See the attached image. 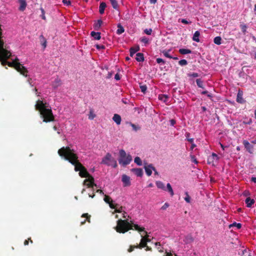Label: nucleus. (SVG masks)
<instances>
[{"label": "nucleus", "mask_w": 256, "mask_h": 256, "mask_svg": "<svg viewBox=\"0 0 256 256\" xmlns=\"http://www.w3.org/2000/svg\"><path fill=\"white\" fill-rule=\"evenodd\" d=\"M58 152L60 156L64 158L74 166V170L76 172L79 171L80 177L88 178L91 176L86 169L78 161V156L73 149H71L69 146H64L59 149Z\"/></svg>", "instance_id": "obj_1"}, {"label": "nucleus", "mask_w": 256, "mask_h": 256, "mask_svg": "<svg viewBox=\"0 0 256 256\" xmlns=\"http://www.w3.org/2000/svg\"><path fill=\"white\" fill-rule=\"evenodd\" d=\"M133 228L139 232H144V234H147L144 228H141L136 224H130L128 222V220H118L117 221V225L115 229L118 232L124 234L130 230H133Z\"/></svg>", "instance_id": "obj_2"}, {"label": "nucleus", "mask_w": 256, "mask_h": 256, "mask_svg": "<svg viewBox=\"0 0 256 256\" xmlns=\"http://www.w3.org/2000/svg\"><path fill=\"white\" fill-rule=\"evenodd\" d=\"M36 110H38L41 118H43V122H53L54 117L50 108H46V104H44L42 100H38L35 105Z\"/></svg>", "instance_id": "obj_3"}, {"label": "nucleus", "mask_w": 256, "mask_h": 256, "mask_svg": "<svg viewBox=\"0 0 256 256\" xmlns=\"http://www.w3.org/2000/svg\"><path fill=\"white\" fill-rule=\"evenodd\" d=\"M12 56V54L10 50L7 49L6 45L2 46L0 48V62L3 66L8 65V59Z\"/></svg>", "instance_id": "obj_4"}, {"label": "nucleus", "mask_w": 256, "mask_h": 256, "mask_svg": "<svg viewBox=\"0 0 256 256\" xmlns=\"http://www.w3.org/2000/svg\"><path fill=\"white\" fill-rule=\"evenodd\" d=\"M101 164L108 166H112L114 168L118 166L116 160L112 158L111 154L110 153H107L105 156L102 158Z\"/></svg>", "instance_id": "obj_5"}, {"label": "nucleus", "mask_w": 256, "mask_h": 256, "mask_svg": "<svg viewBox=\"0 0 256 256\" xmlns=\"http://www.w3.org/2000/svg\"><path fill=\"white\" fill-rule=\"evenodd\" d=\"M132 160V156L129 154L127 156L126 152L124 150H121L120 151V158L118 160L120 164L125 166L128 164Z\"/></svg>", "instance_id": "obj_6"}, {"label": "nucleus", "mask_w": 256, "mask_h": 256, "mask_svg": "<svg viewBox=\"0 0 256 256\" xmlns=\"http://www.w3.org/2000/svg\"><path fill=\"white\" fill-rule=\"evenodd\" d=\"M15 64V69L21 74L26 77L28 76V70L26 68L21 64L18 58H15L13 61Z\"/></svg>", "instance_id": "obj_7"}, {"label": "nucleus", "mask_w": 256, "mask_h": 256, "mask_svg": "<svg viewBox=\"0 0 256 256\" xmlns=\"http://www.w3.org/2000/svg\"><path fill=\"white\" fill-rule=\"evenodd\" d=\"M94 181V178L91 176L84 180V184L88 188H92L93 189L94 186H96Z\"/></svg>", "instance_id": "obj_8"}, {"label": "nucleus", "mask_w": 256, "mask_h": 256, "mask_svg": "<svg viewBox=\"0 0 256 256\" xmlns=\"http://www.w3.org/2000/svg\"><path fill=\"white\" fill-rule=\"evenodd\" d=\"M141 236L142 238L141 239L140 244L136 246V247L138 248H145L146 246L147 242H150V239L148 238V235L145 236H144L142 235Z\"/></svg>", "instance_id": "obj_9"}, {"label": "nucleus", "mask_w": 256, "mask_h": 256, "mask_svg": "<svg viewBox=\"0 0 256 256\" xmlns=\"http://www.w3.org/2000/svg\"><path fill=\"white\" fill-rule=\"evenodd\" d=\"M218 159L219 157L215 153H212L211 156L208 157V164H212V166H214L215 163L218 162Z\"/></svg>", "instance_id": "obj_10"}, {"label": "nucleus", "mask_w": 256, "mask_h": 256, "mask_svg": "<svg viewBox=\"0 0 256 256\" xmlns=\"http://www.w3.org/2000/svg\"><path fill=\"white\" fill-rule=\"evenodd\" d=\"M104 200L106 203L109 204V206L111 208L114 209L116 208V206L118 205V204H114L113 200L108 196L104 195Z\"/></svg>", "instance_id": "obj_11"}, {"label": "nucleus", "mask_w": 256, "mask_h": 256, "mask_svg": "<svg viewBox=\"0 0 256 256\" xmlns=\"http://www.w3.org/2000/svg\"><path fill=\"white\" fill-rule=\"evenodd\" d=\"M246 150L250 154H252L254 152V146L250 144L246 140H244L242 142Z\"/></svg>", "instance_id": "obj_12"}, {"label": "nucleus", "mask_w": 256, "mask_h": 256, "mask_svg": "<svg viewBox=\"0 0 256 256\" xmlns=\"http://www.w3.org/2000/svg\"><path fill=\"white\" fill-rule=\"evenodd\" d=\"M122 182L124 183V186H130V178L126 175L124 174L122 176Z\"/></svg>", "instance_id": "obj_13"}, {"label": "nucleus", "mask_w": 256, "mask_h": 256, "mask_svg": "<svg viewBox=\"0 0 256 256\" xmlns=\"http://www.w3.org/2000/svg\"><path fill=\"white\" fill-rule=\"evenodd\" d=\"M152 168H154L152 164L146 165L145 164L144 168L145 169L146 172L148 176H150L152 174Z\"/></svg>", "instance_id": "obj_14"}, {"label": "nucleus", "mask_w": 256, "mask_h": 256, "mask_svg": "<svg viewBox=\"0 0 256 256\" xmlns=\"http://www.w3.org/2000/svg\"><path fill=\"white\" fill-rule=\"evenodd\" d=\"M19 4H20L18 10L20 11H24L26 6V0H18Z\"/></svg>", "instance_id": "obj_15"}, {"label": "nucleus", "mask_w": 256, "mask_h": 256, "mask_svg": "<svg viewBox=\"0 0 256 256\" xmlns=\"http://www.w3.org/2000/svg\"><path fill=\"white\" fill-rule=\"evenodd\" d=\"M39 38H40V42L41 44L42 45V46H43L44 50L47 46L46 40V38L44 37V36L42 34H41Z\"/></svg>", "instance_id": "obj_16"}, {"label": "nucleus", "mask_w": 256, "mask_h": 256, "mask_svg": "<svg viewBox=\"0 0 256 256\" xmlns=\"http://www.w3.org/2000/svg\"><path fill=\"white\" fill-rule=\"evenodd\" d=\"M82 217L86 219L84 220H82V221L80 222V225L84 224L86 223V221H88V222H90V216L89 215L88 213L82 214Z\"/></svg>", "instance_id": "obj_17"}, {"label": "nucleus", "mask_w": 256, "mask_h": 256, "mask_svg": "<svg viewBox=\"0 0 256 256\" xmlns=\"http://www.w3.org/2000/svg\"><path fill=\"white\" fill-rule=\"evenodd\" d=\"M194 239L193 237L192 236V234H190L188 235H186L184 236V242H185V244H190L192 242H193Z\"/></svg>", "instance_id": "obj_18"}, {"label": "nucleus", "mask_w": 256, "mask_h": 256, "mask_svg": "<svg viewBox=\"0 0 256 256\" xmlns=\"http://www.w3.org/2000/svg\"><path fill=\"white\" fill-rule=\"evenodd\" d=\"M245 202L248 208H250L255 202L254 199H252L250 197H248L246 199Z\"/></svg>", "instance_id": "obj_19"}, {"label": "nucleus", "mask_w": 256, "mask_h": 256, "mask_svg": "<svg viewBox=\"0 0 256 256\" xmlns=\"http://www.w3.org/2000/svg\"><path fill=\"white\" fill-rule=\"evenodd\" d=\"M132 171L138 176H142L143 174V170L140 168H132Z\"/></svg>", "instance_id": "obj_20"}, {"label": "nucleus", "mask_w": 256, "mask_h": 256, "mask_svg": "<svg viewBox=\"0 0 256 256\" xmlns=\"http://www.w3.org/2000/svg\"><path fill=\"white\" fill-rule=\"evenodd\" d=\"M112 120L118 124H120L122 118L118 114H114L112 118Z\"/></svg>", "instance_id": "obj_21"}, {"label": "nucleus", "mask_w": 256, "mask_h": 256, "mask_svg": "<svg viewBox=\"0 0 256 256\" xmlns=\"http://www.w3.org/2000/svg\"><path fill=\"white\" fill-rule=\"evenodd\" d=\"M236 102L240 104H244L245 100L242 98V94L238 92L236 97Z\"/></svg>", "instance_id": "obj_22"}, {"label": "nucleus", "mask_w": 256, "mask_h": 256, "mask_svg": "<svg viewBox=\"0 0 256 256\" xmlns=\"http://www.w3.org/2000/svg\"><path fill=\"white\" fill-rule=\"evenodd\" d=\"M106 6V4L104 2H102L100 3L99 6V12L100 14H102L104 13V10Z\"/></svg>", "instance_id": "obj_23"}, {"label": "nucleus", "mask_w": 256, "mask_h": 256, "mask_svg": "<svg viewBox=\"0 0 256 256\" xmlns=\"http://www.w3.org/2000/svg\"><path fill=\"white\" fill-rule=\"evenodd\" d=\"M136 60L138 62H141L144 61V54L141 52L137 53L136 54Z\"/></svg>", "instance_id": "obj_24"}, {"label": "nucleus", "mask_w": 256, "mask_h": 256, "mask_svg": "<svg viewBox=\"0 0 256 256\" xmlns=\"http://www.w3.org/2000/svg\"><path fill=\"white\" fill-rule=\"evenodd\" d=\"M90 35L92 36L95 40H99L100 39V32H92L90 33Z\"/></svg>", "instance_id": "obj_25"}, {"label": "nucleus", "mask_w": 256, "mask_h": 256, "mask_svg": "<svg viewBox=\"0 0 256 256\" xmlns=\"http://www.w3.org/2000/svg\"><path fill=\"white\" fill-rule=\"evenodd\" d=\"M140 50L139 46H137L136 48L132 47L130 50V55L131 57H132L134 54Z\"/></svg>", "instance_id": "obj_26"}, {"label": "nucleus", "mask_w": 256, "mask_h": 256, "mask_svg": "<svg viewBox=\"0 0 256 256\" xmlns=\"http://www.w3.org/2000/svg\"><path fill=\"white\" fill-rule=\"evenodd\" d=\"M102 24V21L101 20H98L94 24V27L95 30H100Z\"/></svg>", "instance_id": "obj_27"}, {"label": "nucleus", "mask_w": 256, "mask_h": 256, "mask_svg": "<svg viewBox=\"0 0 256 256\" xmlns=\"http://www.w3.org/2000/svg\"><path fill=\"white\" fill-rule=\"evenodd\" d=\"M61 84V81L60 78H57L52 82V86L54 88H56Z\"/></svg>", "instance_id": "obj_28"}, {"label": "nucleus", "mask_w": 256, "mask_h": 256, "mask_svg": "<svg viewBox=\"0 0 256 256\" xmlns=\"http://www.w3.org/2000/svg\"><path fill=\"white\" fill-rule=\"evenodd\" d=\"M200 36V32L199 31H196L192 37V40L196 42H200L199 36Z\"/></svg>", "instance_id": "obj_29"}, {"label": "nucleus", "mask_w": 256, "mask_h": 256, "mask_svg": "<svg viewBox=\"0 0 256 256\" xmlns=\"http://www.w3.org/2000/svg\"><path fill=\"white\" fill-rule=\"evenodd\" d=\"M179 52L182 54H186L192 53V50L190 49L180 48L178 50Z\"/></svg>", "instance_id": "obj_30"}, {"label": "nucleus", "mask_w": 256, "mask_h": 256, "mask_svg": "<svg viewBox=\"0 0 256 256\" xmlns=\"http://www.w3.org/2000/svg\"><path fill=\"white\" fill-rule=\"evenodd\" d=\"M124 32V27L120 24H118V30H116V34H120Z\"/></svg>", "instance_id": "obj_31"}, {"label": "nucleus", "mask_w": 256, "mask_h": 256, "mask_svg": "<svg viewBox=\"0 0 256 256\" xmlns=\"http://www.w3.org/2000/svg\"><path fill=\"white\" fill-rule=\"evenodd\" d=\"M2 30L1 28V25L0 24V48L2 46H6L4 44V40L2 39Z\"/></svg>", "instance_id": "obj_32"}, {"label": "nucleus", "mask_w": 256, "mask_h": 256, "mask_svg": "<svg viewBox=\"0 0 256 256\" xmlns=\"http://www.w3.org/2000/svg\"><path fill=\"white\" fill-rule=\"evenodd\" d=\"M156 186L158 188L162 189L164 190H166V188L164 186V184L162 182L160 181L156 182Z\"/></svg>", "instance_id": "obj_33"}, {"label": "nucleus", "mask_w": 256, "mask_h": 256, "mask_svg": "<svg viewBox=\"0 0 256 256\" xmlns=\"http://www.w3.org/2000/svg\"><path fill=\"white\" fill-rule=\"evenodd\" d=\"M112 8L117 10L118 8V4L116 0H110Z\"/></svg>", "instance_id": "obj_34"}, {"label": "nucleus", "mask_w": 256, "mask_h": 256, "mask_svg": "<svg viewBox=\"0 0 256 256\" xmlns=\"http://www.w3.org/2000/svg\"><path fill=\"white\" fill-rule=\"evenodd\" d=\"M168 98V96L167 95L160 94L158 96V99L160 100L163 101L164 102H167Z\"/></svg>", "instance_id": "obj_35"}, {"label": "nucleus", "mask_w": 256, "mask_h": 256, "mask_svg": "<svg viewBox=\"0 0 256 256\" xmlns=\"http://www.w3.org/2000/svg\"><path fill=\"white\" fill-rule=\"evenodd\" d=\"M166 190H168V191L170 193V194L171 196H174V192L172 188V187L170 183H168L166 184Z\"/></svg>", "instance_id": "obj_36"}, {"label": "nucleus", "mask_w": 256, "mask_h": 256, "mask_svg": "<svg viewBox=\"0 0 256 256\" xmlns=\"http://www.w3.org/2000/svg\"><path fill=\"white\" fill-rule=\"evenodd\" d=\"M221 41L222 38L220 36H216L214 40V43L218 45H220L222 44Z\"/></svg>", "instance_id": "obj_37"}, {"label": "nucleus", "mask_w": 256, "mask_h": 256, "mask_svg": "<svg viewBox=\"0 0 256 256\" xmlns=\"http://www.w3.org/2000/svg\"><path fill=\"white\" fill-rule=\"evenodd\" d=\"M196 82L199 88H204V86H203V81L201 79H200V78L196 79Z\"/></svg>", "instance_id": "obj_38"}, {"label": "nucleus", "mask_w": 256, "mask_h": 256, "mask_svg": "<svg viewBox=\"0 0 256 256\" xmlns=\"http://www.w3.org/2000/svg\"><path fill=\"white\" fill-rule=\"evenodd\" d=\"M170 50H164L162 52L166 57L170 58H172V56L169 54V52Z\"/></svg>", "instance_id": "obj_39"}, {"label": "nucleus", "mask_w": 256, "mask_h": 256, "mask_svg": "<svg viewBox=\"0 0 256 256\" xmlns=\"http://www.w3.org/2000/svg\"><path fill=\"white\" fill-rule=\"evenodd\" d=\"M134 162L136 163L138 166H142V162L140 158L136 156L134 158Z\"/></svg>", "instance_id": "obj_40"}, {"label": "nucleus", "mask_w": 256, "mask_h": 256, "mask_svg": "<svg viewBox=\"0 0 256 256\" xmlns=\"http://www.w3.org/2000/svg\"><path fill=\"white\" fill-rule=\"evenodd\" d=\"M234 226H236L238 228V229H240L242 228V224L240 223H236L234 222L233 224H230L229 227L230 228L231 227Z\"/></svg>", "instance_id": "obj_41"}, {"label": "nucleus", "mask_w": 256, "mask_h": 256, "mask_svg": "<svg viewBox=\"0 0 256 256\" xmlns=\"http://www.w3.org/2000/svg\"><path fill=\"white\" fill-rule=\"evenodd\" d=\"M240 26L242 31V32L243 34H245L246 32V29H247L246 26L245 24H240Z\"/></svg>", "instance_id": "obj_42"}, {"label": "nucleus", "mask_w": 256, "mask_h": 256, "mask_svg": "<svg viewBox=\"0 0 256 256\" xmlns=\"http://www.w3.org/2000/svg\"><path fill=\"white\" fill-rule=\"evenodd\" d=\"M130 125L132 128L133 130L136 132L137 130H140V126H136V124H132L131 122L130 123Z\"/></svg>", "instance_id": "obj_43"}, {"label": "nucleus", "mask_w": 256, "mask_h": 256, "mask_svg": "<svg viewBox=\"0 0 256 256\" xmlns=\"http://www.w3.org/2000/svg\"><path fill=\"white\" fill-rule=\"evenodd\" d=\"M140 41L144 43L145 44H147L149 42L148 39L147 38L145 37V36H144V37L142 38H140Z\"/></svg>", "instance_id": "obj_44"}, {"label": "nucleus", "mask_w": 256, "mask_h": 256, "mask_svg": "<svg viewBox=\"0 0 256 256\" xmlns=\"http://www.w3.org/2000/svg\"><path fill=\"white\" fill-rule=\"evenodd\" d=\"M96 114L94 113V112H92V110H90V114L88 115V118L90 120H93L95 117H96Z\"/></svg>", "instance_id": "obj_45"}, {"label": "nucleus", "mask_w": 256, "mask_h": 256, "mask_svg": "<svg viewBox=\"0 0 256 256\" xmlns=\"http://www.w3.org/2000/svg\"><path fill=\"white\" fill-rule=\"evenodd\" d=\"M178 64L180 66H186L188 64V62L186 60H181L178 62Z\"/></svg>", "instance_id": "obj_46"}, {"label": "nucleus", "mask_w": 256, "mask_h": 256, "mask_svg": "<svg viewBox=\"0 0 256 256\" xmlns=\"http://www.w3.org/2000/svg\"><path fill=\"white\" fill-rule=\"evenodd\" d=\"M186 197L184 198V200L188 203H190V198L189 196L188 192H185Z\"/></svg>", "instance_id": "obj_47"}, {"label": "nucleus", "mask_w": 256, "mask_h": 256, "mask_svg": "<svg viewBox=\"0 0 256 256\" xmlns=\"http://www.w3.org/2000/svg\"><path fill=\"white\" fill-rule=\"evenodd\" d=\"M190 136V134L188 132L186 133V140H188V141L190 143H192L194 142V138H189Z\"/></svg>", "instance_id": "obj_48"}, {"label": "nucleus", "mask_w": 256, "mask_h": 256, "mask_svg": "<svg viewBox=\"0 0 256 256\" xmlns=\"http://www.w3.org/2000/svg\"><path fill=\"white\" fill-rule=\"evenodd\" d=\"M140 88L141 92L144 94L147 90V86L146 85H142L140 86Z\"/></svg>", "instance_id": "obj_49"}, {"label": "nucleus", "mask_w": 256, "mask_h": 256, "mask_svg": "<svg viewBox=\"0 0 256 256\" xmlns=\"http://www.w3.org/2000/svg\"><path fill=\"white\" fill-rule=\"evenodd\" d=\"M198 76H199V74L196 72L190 73V74H188V77L196 78V77H198Z\"/></svg>", "instance_id": "obj_50"}, {"label": "nucleus", "mask_w": 256, "mask_h": 256, "mask_svg": "<svg viewBox=\"0 0 256 256\" xmlns=\"http://www.w3.org/2000/svg\"><path fill=\"white\" fill-rule=\"evenodd\" d=\"M190 157L192 162L196 164L198 163V161L196 160V156L194 155L190 154Z\"/></svg>", "instance_id": "obj_51"}, {"label": "nucleus", "mask_w": 256, "mask_h": 256, "mask_svg": "<svg viewBox=\"0 0 256 256\" xmlns=\"http://www.w3.org/2000/svg\"><path fill=\"white\" fill-rule=\"evenodd\" d=\"M170 205L168 202H166L162 207L161 210H164L169 207Z\"/></svg>", "instance_id": "obj_52"}, {"label": "nucleus", "mask_w": 256, "mask_h": 256, "mask_svg": "<svg viewBox=\"0 0 256 256\" xmlns=\"http://www.w3.org/2000/svg\"><path fill=\"white\" fill-rule=\"evenodd\" d=\"M152 28L146 29L144 30V33L148 35H150L152 33Z\"/></svg>", "instance_id": "obj_53"}, {"label": "nucleus", "mask_w": 256, "mask_h": 256, "mask_svg": "<svg viewBox=\"0 0 256 256\" xmlns=\"http://www.w3.org/2000/svg\"><path fill=\"white\" fill-rule=\"evenodd\" d=\"M96 47L98 50L105 49V46L104 45L96 44Z\"/></svg>", "instance_id": "obj_54"}, {"label": "nucleus", "mask_w": 256, "mask_h": 256, "mask_svg": "<svg viewBox=\"0 0 256 256\" xmlns=\"http://www.w3.org/2000/svg\"><path fill=\"white\" fill-rule=\"evenodd\" d=\"M135 248H137L136 247V246H130L129 248L128 249V252H132Z\"/></svg>", "instance_id": "obj_55"}, {"label": "nucleus", "mask_w": 256, "mask_h": 256, "mask_svg": "<svg viewBox=\"0 0 256 256\" xmlns=\"http://www.w3.org/2000/svg\"><path fill=\"white\" fill-rule=\"evenodd\" d=\"M40 10H41V12H42V15H41V17L42 18L45 20H46V16H45V12H44V10L42 8H40Z\"/></svg>", "instance_id": "obj_56"}, {"label": "nucleus", "mask_w": 256, "mask_h": 256, "mask_svg": "<svg viewBox=\"0 0 256 256\" xmlns=\"http://www.w3.org/2000/svg\"><path fill=\"white\" fill-rule=\"evenodd\" d=\"M202 94H207V96L208 97V98H212V94H208V92L207 90H204V91H203L202 92Z\"/></svg>", "instance_id": "obj_57"}, {"label": "nucleus", "mask_w": 256, "mask_h": 256, "mask_svg": "<svg viewBox=\"0 0 256 256\" xmlns=\"http://www.w3.org/2000/svg\"><path fill=\"white\" fill-rule=\"evenodd\" d=\"M156 61L158 64L162 63L163 64H164L165 63V62L164 61V60L161 58H156Z\"/></svg>", "instance_id": "obj_58"}, {"label": "nucleus", "mask_w": 256, "mask_h": 256, "mask_svg": "<svg viewBox=\"0 0 256 256\" xmlns=\"http://www.w3.org/2000/svg\"><path fill=\"white\" fill-rule=\"evenodd\" d=\"M62 2L66 6H70L71 4L70 1L68 0H62Z\"/></svg>", "instance_id": "obj_59"}, {"label": "nucleus", "mask_w": 256, "mask_h": 256, "mask_svg": "<svg viewBox=\"0 0 256 256\" xmlns=\"http://www.w3.org/2000/svg\"><path fill=\"white\" fill-rule=\"evenodd\" d=\"M8 66L10 67L14 68H15L14 62H8Z\"/></svg>", "instance_id": "obj_60"}, {"label": "nucleus", "mask_w": 256, "mask_h": 256, "mask_svg": "<svg viewBox=\"0 0 256 256\" xmlns=\"http://www.w3.org/2000/svg\"><path fill=\"white\" fill-rule=\"evenodd\" d=\"M122 206H120L118 209L117 208V206H116V208H114L115 209V212H118V213H120L122 212Z\"/></svg>", "instance_id": "obj_61"}, {"label": "nucleus", "mask_w": 256, "mask_h": 256, "mask_svg": "<svg viewBox=\"0 0 256 256\" xmlns=\"http://www.w3.org/2000/svg\"><path fill=\"white\" fill-rule=\"evenodd\" d=\"M181 22L184 24H189L191 22H188L186 19H181Z\"/></svg>", "instance_id": "obj_62"}, {"label": "nucleus", "mask_w": 256, "mask_h": 256, "mask_svg": "<svg viewBox=\"0 0 256 256\" xmlns=\"http://www.w3.org/2000/svg\"><path fill=\"white\" fill-rule=\"evenodd\" d=\"M114 78L117 80H120V76L118 74H116L114 76Z\"/></svg>", "instance_id": "obj_63"}, {"label": "nucleus", "mask_w": 256, "mask_h": 256, "mask_svg": "<svg viewBox=\"0 0 256 256\" xmlns=\"http://www.w3.org/2000/svg\"><path fill=\"white\" fill-rule=\"evenodd\" d=\"M176 120H170V123L172 126H174L176 124Z\"/></svg>", "instance_id": "obj_64"}]
</instances>
